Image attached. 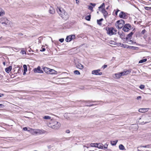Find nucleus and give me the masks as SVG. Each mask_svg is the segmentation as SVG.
<instances>
[{
    "mask_svg": "<svg viewBox=\"0 0 151 151\" xmlns=\"http://www.w3.org/2000/svg\"><path fill=\"white\" fill-rule=\"evenodd\" d=\"M34 72L35 73H42L43 71L41 70V68L40 66H38L36 68H35L34 69Z\"/></svg>",
    "mask_w": 151,
    "mask_h": 151,
    "instance_id": "nucleus-11",
    "label": "nucleus"
},
{
    "mask_svg": "<svg viewBox=\"0 0 151 151\" xmlns=\"http://www.w3.org/2000/svg\"><path fill=\"white\" fill-rule=\"evenodd\" d=\"M117 142V140L115 141H111V144L112 145L114 146L116 145Z\"/></svg>",
    "mask_w": 151,
    "mask_h": 151,
    "instance_id": "nucleus-26",
    "label": "nucleus"
},
{
    "mask_svg": "<svg viewBox=\"0 0 151 151\" xmlns=\"http://www.w3.org/2000/svg\"><path fill=\"white\" fill-rule=\"evenodd\" d=\"M119 148L120 150H123L125 149L124 146L122 144L120 145L119 146Z\"/></svg>",
    "mask_w": 151,
    "mask_h": 151,
    "instance_id": "nucleus-28",
    "label": "nucleus"
},
{
    "mask_svg": "<svg viewBox=\"0 0 151 151\" xmlns=\"http://www.w3.org/2000/svg\"><path fill=\"white\" fill-rule=\"evenodd\" d=\"M118 34L119 35L120 38L122 39H125L124 34L122 33L119 32H118Z\"/></svg>",
    "mask_w": 151,
    "mask_h": 151,
    "instance_id": "nucleus-21",
    "label": "nucleus"
},
{
    "mask_svg": "<svg viewBox=\"0 0 151 151\" xmlns=\"http://www.w3.org/2000/svg\"><path fill=\"white\" fill-rule=\"evenodd\" d=\"M45 48H43L42 50H40V51L42 52H44L45 51Z\"/></svg>",
    "mask_w": 151,
    "mask_h": 151,
    "instance_id": "nucleus-50",
    "label": "nucleus"
},
{
    "mask_svg": "<svg viewBox=\"0 0 151 151\" xmlns=\"http://www.w3.org/2000/svg\"><path fill=\"white\" fill-rule=\"evenodd\" d=\"M144 8L145 9L147 10H151V7H147V6H145L144 7Z\"/></svg>",
    "mask_w": 151,
    "mask_h": 151,
    "instance_id": "nucleus-37",
    "label": "nucleus"
},
{
    "mask_svg": "<svg viewBox=\"0 0 151 151\" xmlns=\"http://www.w3.org/2000/svg\"><path fill=\"white\" fill-rule=\"evenodd\" d=\"M150 1H151V0H149Z\"/></svg>",
    "mask_w": 151,
    "mask_h": 151,
    "instance_id": "nucleus-63",
    "label": "nucleus"
},
{
    "mask_svg": "<svg viewBox=\"0 0 151 151\" xmlns=\"http://www.w3.org/2000/svg\"><path fill=\"white\" fill-rule=\"evenodd\" d=\"M71 37H70V35H69L67 36L66 38L65 39V41L67 42H70L71 40Z\"/></svg>",
    "mask_w": 151,
    "mask_h": 151,
    "instance_id": "nucleus-25",
    "label": "nucleus"
},
{
    "mask_svg": "<svg viewBox=\"0 0 151 151\" xmlns=\"http://www.w3.org/2000/svg\"><path fill=\"white\" fill-rule=\"evenodd\" d=\"M46 131L43 129H36V134H45Z\"/></svg>",
    "mask_w": 151,
    "mask_h": 151,
    "instance_id": "nucleus-9",
    "label": "nucleus"
},
{
    "mask_svg": "<svg viewBox=\"0 0 151 151\" xmlns=\"http://www.w3.org/2000/svg\"><path fill=\"white\" fill-rule=\"evenodd\" d=\"M105 5L104 3H103L99 7V11L103 14L104 18H106L108 16V13L105 9Z\"/></svg>",
    "mask_w": 151,
    "mask_h": 151,
    "instance_id": "nucleus-3",
    "label": "nucleus"
},
{
    "mask_svg": "<svg viewBox=\"0 0 151 151\" xmlns=\"http://www.w3.org/2000/svg\"><path fill=\"white\" fill-rule=\"evenodd\" d=\"M4 95V94L0 93V97L3 96Z\"/></svg>",
    "mask_w": 151,
    "mask_h": 151,
    "instance_id": "nucleus-51",
    "label": "nucleus"
},
{
    "mask_svg": "<svg viewBox=\"0 0 151 151\" xmlns=\"http://www.w3.org/2000/svg\"><path fill=\"white\" fill-rule=\"evenodd\" d=\"M127 42H129L128 43L129 44H134V43L135 44L136 43L134 41H132L130 40H127Z\"/></svg>",
    "mask_w": 151,
    "mask_h": 151,
    "instance_id": "nucleus-30",
    "label": "nucleus"
},
{
    "mask_svg": "<svg viewBox=\"0 0 151 151\" xmlns=\"http://www.w3.org/2000/svg\"><path fill=\"white\" fill-rule=\"evenodd\" d=\"M3 64H4V65H5V62H3Z\"/></svg>",
    "mask_w": 151,
    "mask_h": 151,
    "instance_id": "nucleus-56",
    "label": "nucleus"
},
{
    "mask_svg": "<svg viewBox=\"0 0 151 151\" xmlns=\"http://www.w3.org/2000/svg\"><path fill=\"white\" fill-rule=\"evenodd\" d=\"M43 119H51V117L48 116H45L43 117Z\"/></svg>",
    "mask_w": 151,
    "mask_h": 151,
    "instance_id": "nucleus-32",
    "label": "nucleus"
},
{
    "mask_svg": "<svg viewBox=\"0 0 151 151\" xmlns=\"http://www.w3.org/2000/svg\"><path fill=\"white\" fill-rule=\"evenodd\" d=\"M2 37H0V40H1V39L2 38Z\"/></svg>",
    "mask_w": 151,
    "mask_h": 151,
    "instance_id": "nucleus-57",
    "label": "nucleus"
},
{
    "mask_svg": "<svg viewBox=\"0 0 151 151\" xmlns=\"http://www.w3.org/2000/svg\"><path fill=\"white\" fill-rule=\"evenodd\" d=\"M3 47H7V48H12L11 47H9V46H3Z\"/></svg>",
    "mask_w": 151,
    "mask_h": 151,
    "instance_id": "nucleus-52",
    "label": "nucleus"
},
{
    "mask_svg": "<svg viewBox=\"0 0 151 151\" xmlns=\"http://www.w3.org/2000/svg\"><path fill=\"white\" fill-rule=\"evenodd\" d=\"M107 67V65H104V66L103 67H104V68H105Z\"/></svg>",
    "mask_w": 151,
    "mask_h": 151,
    "instance_id": "nucleus-53",
    "label": "nucleus"
},
{
    "mask_svg": "<svg viewBox=\"0 0 151 151\" xmlns=\"http://www.w3.org/2000/svg\"><path fill=\"white\" fill-rule=\"evenodd\" d=\"M90 4L92 6H93L94 7L96 5V4L95 3H90Z\"/></svg>",
    "mask_w": 151,
    "mask_h": 151,
    "instance_id": "nucleus-44",
    "label": "nucleus"
},
{
    "mask_svg": "<svg viewBox=\"0 0 151 151\" xmlns=\"http://www.w3.org/2000/svg\"><path fill=\"white\" fill-rule=\"evenodd\" d=\"M131 71L130 70H128L126 71H124L123 72H121V76H123L126 75H127L128 73H130Z\"/></svg>",
    "mask_w": 151,
    "mask_h": 151,
    "instance_id": "nucleus-13",
    "label": "nucleus"
},
{
    "mask_svg": "<svg viewBox=\"0 0 151 151\" xmlns=\"http://www.w3.org/2000/svg\"><path fill=\"white\" fill-rule=\"evenodd\" d=\"M98 147H97V148L102 149H104V147L102 144L100 143H98Z\"/></svg>",
    "mask_w": 151,
    "mask_h": 151,
    "instance_id": "nucleus-22",
    "label": "nucleus"
},
{
    "mask_svg": "<svg viewBox=\"0 0 151 151\" xmlns=\"http://www.w3.org/2000/svg\"><path fill=\"white\" fill-rule=\"evenodd\" d=\"M57 72L54 70L53 69H50V70L49 71V73L48 74H56Z\"/></svg>",
    "mask_w": 151,
    "mask_h": 151,
    "instance_id": "nucleus-19",
    "label": "nucleus"
},
{
    "mask_svg": "<svg viewBox=\"0 0 151 151\" xmlns=\"http://www.w3.org/2000/svg\"><path fill=\"white\" fill-rule=\"evenodd\" d=\"M26 71H24V72L23 73V75H26Z\"/></svg>",
    "mask_w": 151,
    "mask_h": 151,
    "instance_id": "nucleus-55",
    "label": "nucleus"
},
{
    "mask_svg": "<svg viewBox=\"0 0 151 151\" xmlns=\"http://www.w3.org/2000/svg\"><path fill=\"white\" fill-rule=\"evenodd\" d=\"M74 73L75 74H76V75H79L80 74V72L78 71L77 70H75L74 71Z\"/></svg>",
    "mask_w": 151,
    "mask_h": 151,
    "instance_id": "nucleus-34",
    "label": "nucleus"
},
{
    "mask_svg": "<svg viewBox=\"0 0 151 151\" xmlns=\"http://www.w3.org/2000/svg\"><path fill=\"white\" fill-rule=\"evenodd\" d=\"M103 20V19L102 18H101L99 20H97V23L100 26H101L102 25V23L101 22Z\"/></svg>",
    "mask_w": 151,
    "mask_h": 151,
    "instance_id": "nucleus-24",
    "label": "nucleus"
},
{
    "mask_svg": "<svg viewBox=\"0 0 151 151\" xmlns=\"http://www.w3.org/2000/svg\"><path fill=\"white\" fill-rule=\"evenodd\" d=\"M119 11H120V10L118 9H117L116 10H114V12H115V14L116 16H117L118 12Z\"/></svg>",
    "mask_w": 151,
    "mask_h": 151,
    "instance_id": "nucleus-36",
    "label": "nucleus"
},
{
    "mask_svg": "<svg viewBox=\"0 0 151 151\" xmlns=\"http://www.w3.org/2000/svg\"><path fill=\"white\" fill-rule=\"evenodd\" d=\"M31 133L33 134H36V129H34L31 128H29L28 130Z\"/></svg>",
    "mask_w": 151,
    "mask_h": 151,
    "instance_id": "nucleus-15",
    "label": "nucleus"
},
{
    "mask_svg": "<svg viewBox=\"0 0 151 151\" xmlns=\"http://www.w3.org/2000/svg\"><path fill=\"white\" fill-rule=\"evenodd\" d=\"M66 132L67 133H69L70 132V131L69 130H67L66 131Z\"/></svg>",
    "mask_w": 151,
    "mask_h": 151,
    "instance_id": "nucleus-49",
    "label": "nucleus"
},
{
    "mask_svg": "<svg viewBox=\"0 0 151 151\" xmlns=\"http://www.w3.org/2000/svg\"><path fill=\"white\" fill-rule=\"evenodd\" d=\"M49 13L51 14H53L55 13V10L52 7H50V8L49 10Z\"/></svg>",
    "mask_w": 151,
    "mask_h": 151,
    "instance_id": "nucleus-16",
    "label": "nucleus"
},
{
    "mask_svg": "<svg viewBox=\"0 0 151 151\" xmlns=\"http://www.w3.org/2000/svg\"><path fill=\"white\" fill-rule=\"evenodd\" d=\"M14 48L16 50H17V51H19V49H18V48Z\"/></svg>",
    "mask_w": 151,
    "mask_h": 151,
    "instance_id": "nucleus-54",
    "label": "nucleus"
},
{
    "mask_svg": "<svg viewBox=\"0 0 151 151\" xmlns=\"http://www.w3.org/2000/svg\"><path fill=\"white\" fill-rule=\"evenodd\" d=\"M138 151H139V150H138Z\"/></svg>",
    "mask_w": 151,
    "mask_h": 151,
    "instance_id": "nucleus-62",
    "label": "nucleus"
},
{
    "mask_svg": "<svg viewBox=\"0 0 151 151\" xmlns=\"http://www.w3.org/2000/svg\"><path fill=\"white\" fill-rule=\"evenodd\" d=\"M70 35V37H71V40L75 39V36L74 35Z\"/></svg>",
    "mask_w": 151,
    "mask_h": 151,
    "instance_id": "nucleus-40",
    "label": "nucleus"
},
{
    "mask_svg": "<svg viewBox=\"0 0 151 151\" xmlns=\"http://www.w3.org/2000/svg\"><path fill=\"white\" fill-rule=\"evenodd\" d=\"M88 9H89L92 12H93V7L91 6H88Z\"/></svg>",
    "mask_w": 151,
    "mask_h": 151,
    "instance_id": "nucleus-38",
    "label": "nucleus"
},
{
    "mask_svg": "<svg viewBox=\"0 0 151 151\" xmlns=\"http://www.w3.org/2000/svg\"><path fill=\"white\" fill-rule=\"evenodd\" d=\"M23 68H24V71H27V65H23Z\"/></svg>",
    "mask_w": 151,
    "mask_h": 151,
    "instance_id": "nucleus-35",
    "label": "nucleus"
},
{
    "mask_svg": "<svg viewBox=\"0 0 151 151\" xmlns=\"http://www.w3.org/2000/svg\"><path fill=\"white\" fill-rule=\"evenodd\" d=\"M89 151H94V150H90Z\"/></svg>",
    "mask_w": 151,
    "mask_h": 151,
    "instance_id": "nucleus-60",
    "label": "nucleus"
},
{
    "mask_svg": "<svg viewBox=\"0 0 151 151\" xmlns=\"http://www.w3.org/2000/svg\"><path fill=\"white\" fill-rule=\"evenodd\" d=\"M98 145V143H91L90 144V146L91 147H97Z\"/></svg>",
    "mask_w": 151,
    "mask_h": 151,
    "instance_id": "nucleus-23",
    "label": "nucleus"
},
{
    "mask_svg": "<svg viewBox=\"0 0 151 151\" xmlns=\"http://www.w3.org/2000/svg\"><path fill=\"white\" fill-rule=\"evenodd\" d=\"M119 16L121 18L126 19L127 17V13L121 11L119 13Z\"/></svg>",
    "mask_w": 151,
    "mask_h": 151,
    "instance_id": "nucleus-7",
    "label": "nucleus"
},
{
    "mask_svg": "<svg viewBox=\"0 0 151 151\" xmlns=\"http://www.w3.org/2000/svg\"><path fill=\"white\" fill-rule=\"evenodd\" d=\"M108 146V145L106 144H105L104 145V149H106L107 148Z\"/></svg>",
    "mask_w": 151,
    "mask_h": 151,
    "instance_id": "nucleus-42",
    "label": "nucleus"
},
{
    "mask_svg": "<svg viewBox=\"0 0 151 151\" xmlns=\"http://www.w3.org/2000/svg\"><path fill=\"white\" fill-rule=\"evenodd\" d=\"M57 11L60 16L64 19L66 20L68 18V13L62 8H58Z\"/></svg>",
    "mask_w": 151,
    "mask_h": 151,
    "instance_id": "nucleus-1",
    "label": "nucleus"
},
{
    "mask_svg": "<svg viewBox=\"0 0 151 151\" xmlns=\"http://www.w3.org/2000/svg\"><path fill=\"white\" fill-rule=\"evenodd\" d=\"M23 130L24 131H28V130L26 127H24L23 129Z\"/></svg>",
    "mask_w": 151,
    "mask_h": 151,
    "instance_id": "nucleus-43",
    "label": "nucleus"
},
{
    "mask_svg": "<svg viewBox=\"0 0 151 151\" xmlns=\"http://www.w3.org/2000/svg\"><path fill=\"white\" fill-rule=\"evenodd\" d=\"M97 14H99V12H97Z\"/></svg>",
    "mask_w": 151,
    "mask_h": 151,
    "instance_id": "nucleus-59",
    "label": "nucleus"
},
{
    "mask_svg": "<svg viewBox=\"0 0 151 151\" xmlns=\"http://www.w3.org/2000/svg\"><path fill=\"white\" fill-rule=\"evenodd\" d=\"M76 67L77 68L81 70L83 69L84 67V66L83 65H82L80 63H78L76 64Z\"/></svg>",
    "mask_w": 151,
    "mask_h": 151,
    "instance_id": "nucleus-12",
    "label": "nucleus"
},
{
    "mask_svg": "<svg viewBox=\"0 0 151 151\" xmlns=\"http://www.w3.org/2000/svg\"><path fill=\"white\" fill-rule=\"evenodd\" d=\"M50 127L52 128L55 129H57L59 128L61 125L60 123L58 122L55 120H52L50 123Z\"/></svg>",
    "mask_w": 151,
    "mask_h": 151,
    "instance_id": "nucleus-2",
    "label": "nucleus"
},
{
    "mask_svg": "<svg viewBox=\"0 0 151 151\" xmlns=\"http://www.w3.org/2000/svg\"><path fill=\"white\" fill-rule=\"evenodd\" d=\"M50 68L47 67H44L43 68V70L47 74H49V71Z\"/></svg>",
    "mask_w": 151,
    "mask_h": 151,
    "instance_id": "nucleus-20",
    "label": "nucleus"
},
{
    "mask_svg": "<svg viewBox=\"0 0 151 151\" xmlns=\"http://www.w3.org/2000/svg\"><path fill=\"white\" fill-rule=\"evenodd\" d=\"M59 40L60 42H63L64 40V39L63 38L60 39H59Z\"/></svg>",
    "mask_w": 151,
    "mask_h": 151,
    "instance_id": "nucleus-45",
    "label": "nucleus"
},
{
    "mask_svg": "<svg viewBox=\"0 0 151 151\" xmlns=\"http://www.w3.org/2000/svg\"><path fill=\"white\" fill-rule=\"evenodd\" d=\"M108 7H107V8H106V9H108Z\"/></svg>",
    "mask_w": 151,
    "mask_h": 151,
    "instance_id": "nucleus-61",
    "label": "nucleus"
},
{
    "mask_svg": "<svg viewBox=\"0 0 151 151\" xmlns=\"http://www.w3.org/2000/svg\"><path fill=\"white\" fill-rule=\"evenodd\" d=\"M4 105L3 104H0V108H3L4 107Z\"/></svg>",
    "mask_w": 151,
    "mask_h": 151,
    "instance_id": "nucleus-48",
    "label": "nucleus"
},
{
    "mask_svg": "<svg viewBox=\"0 0 151 151\" xmlns=\"http://www.w3.org/2000/svg\"><path fill=\"white\" fill-rule=\"evenodd\" d=\"M21 53L22 55H24V54H26V52L25 51H24L23 50H22L20 52Z\"/></svg>",
    "mask_w": 151,
    "mask_h": 151,
    "instance_id": "nucleus-41",
    "label": "nucleus"
},
{
    "mask_svg": "<svg viewBox=\"0 0 151 151\" xmlns=\"http://www.w3.org/2000/svg\"><path fill=\"white\" fill-rule=\"evenodd\" d=\"M124 24L125 22L124 20L120 19L116 22L115 26L117 28L121 29L123 27Z\"/></svg>",
    "mask_w": 151,
    "mask_h": 151,
    "instance_id": "nucleus-5",
    "label": "nucleus"
},
{
    "mask_svg": "<svg viewBox=\"0 0 151 151\" xmlns=\"http://www.w3.org/2000/svg\"><path fill=\"white\" fill-rule=\"evenodd\" d=\"M100 71V69L94 70L92 71V74L96 75H101L102 74V72H99Z\"/></svg>",
    "mask_w": 151,
    "mask_h": 151,
    "instance_id": "nucleus-10",
    "label": "nucleus"
},
{
    "mask_svg": "<svg viewBox=\"0 0 151 151\" xmlns=\"http://www.w3.org/2000/svg\"><path fill=\"white\" fill-rule=\"evenodd\" d=\"M0 23L3 24L4 26H6L10 24L11 22L6 18L2 17L0 19Z\"/></svg>",
    "mask_w": 151,
    "mask_h": 151,
    "instance_id": "nucleus-6",
    "label": "nucleus"
},
{
    "mask_svg": "<svg viewBox=\"0 0 151 151\" xmlns=\"http://www.w3.org/2000/svg\"><path fill=\"white\" fill-rule=\"evenodd\" d=\"M147 60V59H142V60H140L139 61V63H143L146 62Z\"/></svg>",
    "mask_w": 151,
    "mask_h": 151,
    "instance_id": "nucleus-33",
    "label": "nucleus"
},
{
    "mask_svg": "<svg viewBox=\"0 0 151 151\" xmlns=\"http://www.w3.org/2000/svg\"><path fill=\"white\" fill-rule=\"evenodd\" d=\"M145 32L146 30L145 29H144L142 30L141 33L142 34H144L145 33Z\"/></svg>",
    "mask_w": 151,
    "mask_h": 151,
    "instance_id": "nucleus-46",
    "label": "nucleus"
},
{
    "mask_svg": "<svg viewBox=\"0 0 151 151\" xmlns=\"http://www.w3.org/2000/svg\"><path fill=\"white\" fill-rule=\"evenodd\" d=\"M146 108H141L139 109V111L140 112L145 113L147 111V109Z\"/></svg>",
    "mask_w": 151,
    "mask_h": 151,
    "instance_id": "nucleus-17",
    "label": "nucleus"
},
{
    "mask_svg": "<svg viewBox=\"0 0 151 151\" xmlns=\"http://www.w3.org/2000/svg\"><path fill=\"white\" fill-rule=\"evenodd\" d=\"M145 87V86L144 85H141L139 87L141 89H143Z\"/></svg>",
    "mask_w": 151,
    "mask_h": 151,
    "instance_id": "nucleus-39",
    "label": "nucleus"
},
{
    "mask_svg": "<svg viewBox=\"0 0 151 151\" xmlns=\"http://www.w3.org/2000/svg\"><path fill=\"white\" fill-rule=\"evenodd\" d=\"M141 99V96H138L137 98V100H138L139 99Z\"/></svg>",
    "mask_w": 151,
    "mask_h": 151,
    "instance_id": "nucleus-47",
    "label": "nucleus"
},
{
    "mask_svg": "<svg viewBox=\"0 0 151 151\" xmlns=\"http://www.w3.org/2000/svg\"><path fill=\"white\" fill-rule=\"evenodd\" d=\"M12 69V66H9L8 67L5 68V70L6 72L7 73H9V72Z\"/></svg>",
    "mask_w": 151,
    "mask_h": 151,
    "instance_id": "nucleus-18",
    "label": "nucleus"
},
{
    "mask_svg": "<svg viewBox=\"0 0 151 151\" xmlns=\"http://www.w3.org/2000/svg\"><path fill=\"white\" fill-rule=\"evenodd\" d=\"M133 35V33L132 32L128 35L127 36L126 38V39L127 41V40H129L131 39V37Z\"/></svg>",
    "mask_w": 151,
    "mask_h": 151,
    "instance_id": "nucleus-14",
    "label": "nucleus"
},
{
    "mask_svg": "<svg viewBox=\"0 0 151 151\" xmlns=\"http://www.w3.org/2000/svg\"><path fill=\"white\" fill-rule=\"evenodd\" d=\"M91 15H88L85 17V19L87 21H89L91 19Z\"/></svg>",
    "mask_w": 151,
    "mask_h": 151,
    "instance_id": "nucleus-31",
    "label": "nucleus"
},
{
    "mask_svg": "<svg viewBox=\"0 0 151 151\" xmlns=\"http://www.w3.org/2000/svg\"><path fill=\"white\" fill-rule=\"evenodd\" d=\"M5 14L4 11L2 9H0V16L4 15Z\"/></svg>",
    "mask_w": 151,
    "mask_h": 151,
    "instance_id": "nucleus-29",
    "label": "nucleus"
},
{
    "mask_svg": "<svg viewBox=\"0 0 151 151\" xmlns=\"http://www.w3.org/2000/svg\"><path fill=\"white\" fill-rule=\"evenodd\" d=\"M143 147H147V146H144Z\"/></svg>",
    "mask_w": 151,
    "mask_h": 151,
    "instance_id": "nucleus-58",
    "label": "nucleus"
},
{
    "mask_svg": "<svg viewBox=\"0 0 151 151\" xmlns=\"http://www.w3.org/2000/svg\"><path fill=\"white\" fill-rule=\"evenodd\" d=\"M131 29V25L129 24H126L123 28V30L125 32H128Z\"/></svg>",
    "mask_w": 151,
    "mask_h": 151,
    "instance_id": "nucleus-8",
    "label": "nucleus"
},
{
    "mask_svg": "<svg viewBox=\"0 0 151 151\" xmlns=\"http://www.w3.org/2000/svg\"><path fill=\"white\" fill-rule=\"evenodd\" d=\"M106 29L107 31V34L109 35H111L116 34V30L113 27H106Z\"/></svg>",
    "mask_w": 151,
    "mask_h": 151,
    "instance_id": "nucleus-4",
    "label": "nucleus"
},
{
    "mask_svg": "<svg viewBox=\"0 0 151 151\" xmlns=\"http://www.w3.org/2000/svg\"><path fill=\"white\" fill-rule=\"evenodd\" d=\"M115 77L117 78H119L120 77L121 74L120 73L115 74Z\"/></svg>",
    "mask_w": 151,
    "mask_h": 151,
    "instance_id": "nucleus-27",
    "label": "nucleus"
}]
</instances>
